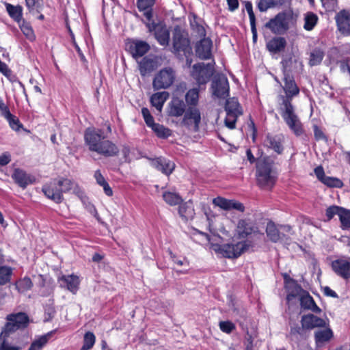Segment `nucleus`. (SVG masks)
<instances>
[{
    "label": "nucleus",
    "mask_w": 350,
    "mask_h": 350,
    "mask_svg": "<svg viewBox=\"0 0 350 350\" xmlns=\"http://www.w3.org/2000/svg\"><path fill=\"white\" fill-rule=\"evenodd\" d=\"M8 323L1 333L0 338L8 336L11 333L25 328L29 323V318L25 313L19 312L8 317Z\"/></svg>",
    "instance_id": "obj_6"
},
{
    "label": "nucleus",
    "mask_w": 350,
    "mask_h": 350,
    "mask_svg": "<svg viewBox=\"0 0 350 350\" xmlns=\"http://www.w3.org/2000/svg\"><path fill=\"white\" fill-rule=\"evenodd\" d=\"M213 203L215 206H219L224 210L236 209L241 212L245 210L244 206L242 203L233 200H227L222 197H217L213 200Z\"/></svg>",
    "instance_id": "obj_20"
},
{
    "label": "nucleus",
    "mask_w": 350,
    "mask_h": 350,
    "mask_svg": "<svg viewBox=\"0 0 350 350\" xmlns=\"http://www.w3.org/2000/svg\"><path fill=\"white\" fill-rule=\"evenodd\" d=\"M256 182L263 189H271L275 183L277 174L273 169V161L268 158L260 159L256 163Z\"/></svg>",
    "instance_id": "obj_3"
},
{
    "label": "nucleus",
    "mask_w": 350,
    "mask_h": 350,
    "mask_svg": "<svg viewBox=\"0 0 350 350\" xmlns=\"http://www.w3.org/2000/svg\"><path fill=\"white\" fill-rule=\"evenodd\" d=\"M173 48L176 52H183L185 55L191 54V48L189 41L184 37L180 31H176L173 36Z\"/></svg>",
    "instance_id": "obj_15"
},
{
    "label": "nucleus",
    "mask_w": 350,
    "mask_h": 350,
    "mask_svg": "<svg viewBox=\"0 0 350 350\" xmlns=\"http://www.w3.org/2000/svg\"><path fill=\"white\" fill-rule=\"evenodd\" d=\"M84 138L90 151L105 157L116 156L119 152L118 146L112 142L105 139L100 130L89 128L85 131Z\"/></svg>",
    "instance_id": "obj_2"
},
{
    "label": "nucleus",
    "mask_w": 350,
    "mask_h": 350,
    "mask_svg": "<svg viewBox=\"0 0 350 350\" xmlns=\"http://www.w3.org/2000/svg\"><path fill=\"white\" fill-rule=\"evenodd\" d=\"M0 72H1L3 75L7 77H9L11 75V70L9 69L8 66L3 62L0 60Z\"/></svg>",
    "instance_id": "obj_59"
},
{
    "label": "nucleus",
    "mask_w": 350,
    "mask_h": 350,
    "mask_svg": "<svg viewBox=\"0 0 350 350\" xmlns=\"http://www.w3.org/2000/svg\"><path fill=\"white\" fill-rule=\"evenodd\" d=\"M301 324L303 329H312L316 327H325L326 323L323 319L309 314L302 316Z\"/></svg>",
    "instance_id": "obj_21"
},
{
    "label": "nucleus",
    "mask_w": 350,
    "mask_h": 350,
    "mask_svg": "<svg viewBox=\"0 0 350 350\" xmlns=\"http://www.w3.org/2000/svg\"><path fill=\"white\" fill-rule=\"evenodd\" d=\"M21 348L16 346H12L3 340L0 345V350H20Z\"/></svg>",
    "instance_id": "obj_57"
},
{
    "label": "nucleus",
    "mask_w": 350,
    "mask_h": 350,
    "mask_svg": "<svg viewBox=\"0 0 350 350\" xmlns=\"http://www.w3.org/2000/svg\"><path fill=\"white\" fill-rule=\"evenodd\" d=\"M213 66L211 64H198L193 66L192 77L199 84H204L208 82L213 74Z\"/></svg>",
    "instance_id": "obj_11"
},
{
    "label": "nucleus",
    "mask_w": 350,
    "mask_h": 350,
    "mask_svg": "<svg viewBox=\"0 0 350 350\" xmlns=\"http://www.w3.org/2000/svg\"><path fill=\"white\" fill-rule=\"evenodd\" d=\"M175 72L171 68H165L159 71L154 78L152 85L156 90L166 89L174 81Z\"/></svg>",
    "instance_id": "obj_9"
},
{
    "label": "nucleus",
    "mask_w": 350,
    "mask_h": 350,
    "mask_svg": "<svg viewBox=\"0 0 350 350\" xmlns=\"http://www.w3.org/2000/svg\"><path fill=\"white\" fill-rule=\"evenodd\" d=\"M5 119L9 122L10 126L14 131H18L22 127L18 118L10 113V117H6Z\"/></svg>",
    "instance_id": "obj_51"
},
{
    "label": "nucleus",
    "mask_w": 350,
    "mask_h": 350,
    "mask_svg": "<svg viewBox=\"0 0 350 350\" xmlns=\"http://www.w3.org/2000/svg\"><path fill=\"white\" fill-rule=\"evenodd\" d=\"M51 336V333H48L40 336L38 339L32 342L29 350H40L47 343Z\"/></svg>",
    "instance_id": "obj_40"
},
{
    "label": "nucleus",
    "mask_w": 350,
    "mask_h": 350,
    "mask_svg": "<svg viewBox=\"0 0 350 350\" xmlns=\"http://www.w3.org/2000/svg\"><path fill=\"white\" fill-rule=\"evenodd\" d=\"M16 286L19 292L24 293L31 288L32 282L30 278H24L16 283Z\"/></svg>",
    "instance_id": "obj_46"
},
{
    "label": "nucleus",
    "mask_w": 350,
    "mask_h": 350,
    "mask_svg": "<svg viewBox=\"0 0 350 350\" xmlns=\"http://www.w3.org/2000/svg\"><path fill=\"white\" fill-rule=\"evenodd\" d=\"M6 10L10 16L15 21L20 23L22 21L23 8L21 5H13L10 3H6Z\"/></svg>",
    "instance_id": "obj_35"
},
{
    "label": "nucleus",
    "mask_w": 350,
    "mask_h": 350,
    "mask_svg": "<svg viewBox=\"0 0 350 350\" xmlns=\"http://www.w3.org/2000/svg\"><path fill=\"white\" fill-rule=\"evenodd\" d=\"M282 137L278 135H267L264 141V144L269 148L273 150L278 154L283 151Z\"/></svg>",
    "instance_id": "obj_28"
},
{
    "label": "nucleus",
    "mask_w": 350,
    "mask_h": 350,
    "mask_svg": "<svg viewBox=\"0 0 350 350\" xmlns=\"http://www.w3.org/2000/svg\"><path fill=\"white\" fill-rule=\"evenodd\" d=\"M341 222V227L342 229L350 228V211L342 208L340 212L339 216Z\"/></svg>",
    "instance_id": "obj_43"
},
{
    "label": "nucleus",
    "mask_w": 350,
    "mask_h": 350,
    "mask_svg": "<svg viewBox=\"0 0 350 350\" xmlns=\"http://www.w3.org/2000/svg\"><path fill=\"white\" fill-rule=\"evenodd\" d=\"M201 122V113L196 107H188L181 121L183 125L192 127L194 131H198Z\"/></svg>",
    "instance_id": "obj_12"
},
{
    "label": "nucleus",
    "mask_w": 350,
    "mask_h": 350,
    "mask_svg": "<svg viewBox=\"0 0 350 350\" xmlns=\"http://www.w3.org/2000/svg\"><path fill=\"white\" fill-rule=\"evenodd\" d=\"M342 210V207L332 206L327 208L326 216L328 219H331L335 215L340 216V212Z\"/></svg>",
    "instance_id": "obj_52"
},
{
    "label": "nucleus",
    "mask_w": 350,
    "mask_h": 350,
    "mask_svg": "<svg viewBox=\"0 0 350 350\" xmlns=\"http://www.w3.org/2000/svg\"><path fill=\"white\" fill-rule=\"evenodd\" d=\"M25 4L29 13L36 14L42 8V0H25Z\"/></svg>",
    "instance_id": "obj_42"
},
{
    "label": "nucleus",
    "mask_w": 350,
    "mask_h": 350,
    "mask_svg": "<svg viewBox=\"0 0 350 350\" xmlns=\"http://www.w3.org/2000/svg\"><path fill=\"white\" fill-rule=\"evenodd\" d=\"M168 98L169 93L167 92H157L151 96L150 103L159 112H161L163 106Z\"/></svg>",
    "instance_id": "obj_30"
},
{
    "label": "nucleus",
    "mask_w": 350,
    "mask_h": 350,
    "mask_svg": "<svg viewBox=\"0 0 350 350\" xmlns=\"http://www.w3.org/2000/svg\"><path fill=\"white\" fill-rule=\"evenodd\" d=\"M163 198L165 202L171 206L178 204L182 201L178 195L172 192H165Z\"/></svg>",
    "instance_id": "obj_44"
},
{
    "label": "nucleus",
    "mask_w": 350,
    "mask_h": 350,
    "mask_svg": "<svg viewBox=\"0 0 350 350\" xmlns=\"http://www.w3.org/2000/svg\"><path fill=\"white\" fill-rule=\"evenodd\" d=\"M314 173L317 176V178L321 181L323 182V179L325 178L324 170L321 166H318L314 169Z\"/></svg>",
    "instance_id": "obj_58"
},
{
    "label": "nucleus",
    "mask_w": 350,
    "mask_h": 350,
    "mask_svg": "<svg viewBox=\"0 0 350 350\" xmlns=\"http://www.w3.org/2000/svg\"><path fill=\"white\" fill-rule=\"evenodd\" d=\"M149 31H154V36L161 45L168 44L170 40V33L166 27L161 24H156L154 22L146 23Z\"/></svg>",
    "instance_id": "obj_13"
},
{
    "label": "nucleus",
    "mask_w": 350,
    "mask_h": 350,
    "mask_svg": "<svg viewBox=\"0 0 350 350\" xmlns=\"http://www.w3.org/2000/svg\"><path fill=\"white\" fill-rule=\"evenodd\" d=\"M332 267L337 275L345 280L350 278V258L334 260Z\"/></svg>",
    "instance_id": "obj_17"
},
{
    "label": "nucleus",
    "mask_w": 350,
    "mask_h": 350,
    "mask_svg": "<svg viewBox=\"0 0 350 350\" xmlns=\"http://www.w3.org/2000/svg\"><path fill=\"white\" fill-rule=\"evenodd\" d=\"M318 21V16L312 12H307L304 15V28L307 31L312 30L317 25Z\"/></svg>",
    "instance_id": "obj_38"
},
{
    "label": "nucleus",
    "mask_w": 350,
    "mask_h": 350,
    "mask_svg": "<svg viewBox=\"0 0 350 350\" xmlns=\"http://www.w3.org/2000/svg\"><path fill=\"white\" fill-rule=\"evenodd\" d=\"M155 134L160 138H167L171 135L172 131L168 128L158 123L153 122L149 126Z\"/></svg>",
    "instance_id": "obj_36"
},
{
    "label": "nucleus",
    "mask_w": 350,
    "mask_h": 350,
    "mask_svg": "<svg viewBox=\"0 0 350 350\" xmlns=\"http://www.w3.org/2000/svg\"><path fill=\"white\" fill-rule=\"evenodd\" d=\"M199 99V92L196 88L189 90L185 95V101L188 107H196Z\"/></svg>",
    "instance_id": "obj_37"
},
{
    "label": "nucleus",
    "mask_w": 350,
    "mask_h": 350,
    "mask_svg": "<svg viewBox=\"0 0 350 350\" xmlns=\"http://www.w3.org/2000/svg\"><path fill=\"white\" fill-rule=\"evenodd\" d=\"M245 9L250 16V24L253 25V23H254L255 22V16L253 12L252 4L251 3V2L247 1L245 3Z\"/></svg>",
    "instance_id": "obj_54"
},
{
    "label": "nucleus",
    "mask_w": 350,
    "mask_h": 350,
    "mask_svg": "<svg viewBox=\"0 0 350 350\" xmlns=\"http://www.w3.org/2000/svg\"><path fill=\"white\" fill-rule=\"evenodd\" d=\"M152 165L163 174L169 176L175 168L174 162L165 158H157L152 161Z\"/></svg>",
    "instance_id": "obj_25"
},
{
    "label": "nucleus",
    "mask_w": 350,
    "mask_h": 350,
    "mask_svg": "<svg viewBox=\"0 0 350 350\" xmlns=\"http://www.w3.org/2000/svg\"><path fill=\"white\" fill-rule=\"evenodd\" d=\"M68 31H69L70 34V36H71V38H72L73 44H74V46H75V49H76V50H77V53H78L79 55L80 56L81 59L82 61H85V56H84V55H83V54L82 53V52H81V49H80L79 46H78V44L76 43L75 40V37H74V34H73V33L72 32V31H71V29H70V27H68Z\"/></svg>",
    "instance_id": "obj_56"
},
{
    "label": "nucleus",
    "mask_w": 350,
    "mask_h": 350,
    "mask_svg": "<svg viewBox=\"0 0 350 350\" xmlns=\"http://www.w3.org/2000/svg\"><path fill=\"white\" fill-rule=\"evenodd\" d=\"M149 50L150 45L142 40H133L129 45V51L135 59L142 57Z\"/></svg>",
    "instance_id": "obj_24"
},
{
    "label": "nucleus",
    "mask_w": 350,
    "mask_h": 350,
    "mask_svg": "<svg viewBox=\"0 0 350 350\" xmlns=\"http://www.w3.org/2000/svg\"><path fill=\"white\" fill-rule=\"evenodd\" d=\"M335 18L338 30L344 35H350V12L343 10Z\"/></svg>",
    "instance_id": "obj_18"
},
{
    "label": "nucleus",
    "mask_w": 350,
    "mask_h": 350,
    "mask_svg": "<svg viewBox=\"0 0 350 350\" xmlns=\"http://www.w3.org/2000/svg\"><path fill=\"white\" fill-rule=\"evenodd\" d=\"M284 80V90L286 96L281 97L282 103L280 106V113L291 130L295 135H299L303 132L301 123L295 113L294 107L291 103V97L299 93V89L293 79L289 75H285Z\"/></svg>",
    "instance_id": "obj_1"
},
{
    "label": "nucleus",
    "mask_w": 350,
    "mask_h": 350,
    "mask_svg": "<svg viewBox=\"0 0 350 350\" xmlns=\"http://www.w3.org/2000/svg\"><path fill=\"white\" fill-rule=\"evenodd\" d=\"M154 4V0H137V7L139 10L144 11V15L148 22L152 18V6Z\"/></svg>",
    "instance_id": "obj_32"
},
{
    "label": "nucleus",
    "mask_w": 350,
    "mask_h": 350,
    "mask_svg": "<svg viewBox=\"0 0 350 350\" xmlns=\"http://www.w3.org/2000/svg\"><path fill=\"white\" fill-rule=\"evenodd\" d=\"M57 185L61 187L62 193L72 190L80 198L83 197V193L79 189L77 184L70 179L62 178L57 180Z\"/></svg>",
    "instance_id": "obj_26"
},
{
    "label": "nucleus",
    "mask_w": 350,
    "mask_h": 350,
    "mask_svg": "<svg viewBox=\"0 0 350 350\" xmlns=\"http://www.w3.org/2000/svg\"><path fill=\"white\" fill-rule=\"evenodd\" d=\"M12 178L14 182L21 187L25 188L28 185L33 183V178L25 171L20 169H15Z\"/></svg>",
    "instance_id": "obj_27"
},
{
    "label": "nucleus",
    "mask_w": 350,
    "mask_h": 350,
    "mask_svg": "<svg viewBox=\"0 0 350 350\" xmlns=\"http://www.w3.org/2000/svg\"><path fill=\"white\" fill-rule=\"evenodd\" d=\"M211 40L204 38L196 44V55L202 59H209L211 56Z\"/></svg>",
    "instance_id": "obj_23"
},
{
    "label": "nucleus",
    "mask_w": 350,
    "mask_h": 350,
    "mask_svg": "<svg viewBox=\"0 0 350 350\" xmlns=\"http://www.w3.org/2000/svg\"><path fill=\"white\" fill-rule=\"evenodd\" d=\"M42 191L48 198L56 203H60L64 200L61 187L58 186L57 180H56L44 185L42 187Z\"/></svg>",
    "instance_id": "obj_14"
},
{
    "label": "nucleus",
    "mask_w": 350,
    "mask_h": 350,
    "mask_svg": "<svg viewBox=\"0 0 350 350\" xmlns=\"http://www.w3.org/2000/svg\"><path fill=\"white\" fill-rule=\"evenodd\" d=\"M324 57V52L320 49H313L310 55L309 64L311 66L319 64Z\"/></svg>",
    "instance_id": "obj_39"
},
{
    "label": "nucleus",
    "mask_w": 350,
    "mask_h": 350,
    "mask_svg": "<svg viewBox=\"0 0 350 350\" xmlns=\"http://www.w3.org/2000/svg\"><path fill=\"white\" fill-rule=\"evenodd\" d=\"M314 132L315 138L317 140L325 139V135L323 134L322 131L319 129V127L317 126H314Z\"/></svg>",
    "instance_id": "obj_62"
},
{
    "label": "nucleus",
    "mask_w": 350,
    "mask_h": 350,
    "mask_svg": "<svg viewBox=\"0 0 350 350\" xmlns=\"http://www.w3.org/2000/svg\"><path fill=\"white\" fill-rule=\"evenodd\" d=\"M225 109L226 111L225 124L228 128L232 129L235 127L238 116L242 114V110L237 99L235 98L228 99Z\"/></svg>",
    "instance_id": "obj_8"
},
{
    "label": "nucleus",
    "mask_w": 350,
    "mask_h": 350,
    "mask_svg": "<svg viewBox=\"0 0 350 350\" xmlns=\"http://www.w3.org/2000/svg\"><path fill=\"white\" fill-rule=\"evenodd\" d=\"M237 232L240 238H245L254 232V228L251 222L241 219L238 221Z\"/></svg>",
    "instance_id": "obj_29"
},
{
    "label": "nucleus",
    "mask_w": 350,
    "mask_h": 350,
    "mask_svg": "<svg viewBox=\"0 0 350 350\" xmlns=\"http://www.w3.org/2000/svg\"><path fill=\"white\" fill-rule=\"evenodd\" d=\"M138 64L139 72L142 76H146L155 68L154 61L147 57H144Z\"/></svg>",
    "instance_id": "obj_34"
},
{
    "label": "nucleus",
    "mask_w": 350,
    "mask_h": 350,
    "mask_svg": "<svg viewBox=\"0 0 350 350\" xmlns=\"http://www.w3.org/2000/svg\"><path fill=\"white\" fill-rule=\"evenodd\" d=\"M20 28H21L22 32L23 33V34L25 36V37L27 39H29L31 41H33L35 40V38H36L35 34L33 33V31L31 27L29 24L23 21V23L21 24H20Z\"/></svg>",
    "instance_id": "obj_48"
},
{
    "label": "nucleus",
    "mask_w": 350,
    "mask_h": 350,
    "mask_svg": "<svg viewBox=\"0 0 350 350\" xmlns=\"http://www.w3.org/2000/svg\"><path fill=\"white\" fill-rule=\"evenodd\" d=\"M286 45V42L284 38L278 37L271 40L267 44V47L270 52L279 53L283 51Z\"/></svg>",
    "instance_id": "obj_33"
},
{
    "label": "nucleus",
    "mask_w": 350,
    "mask_h": 350,
    "mask_svg": "<svg viewBox=\"0 0 350 350\" xmlns=\"http://www.w3.org/2000/svg\"><path fill=\"white\" fill-rule=\"evenodd\" d=\"M340 70L343 72H348L350 75V61L341 62Z\"/></svg>",
    "instance_id": "obj_64"
},
{
    "label": "nucleus",
    "mask_w": 350,
    "mask_h": 350,
    "mask_svg": "<svg viewBox=\"0 0 350 350\" xmlns=\"http://www.w3.org/2000/svg\"><path fill=\"white\" fill-rule=\"evenodd\" d=\"M333 336V332L330 329L317 331L314 334L315 343L317 347H321L327 342Z\"/></svg>",
    "instance_id": "obj_31"
},
{
    "label": "nucleus",
    "mask_w": 350,
    "mask_h": 350,
    "mask_svg": "<svg viewBox=\"0 0 350 350\" xmlns=\"http://www.w3.org/2000/svg\"><path fill=\"white\" fill-rule=\"evenodd\" d=\"M296 297H299L301 308L311 310L317 314L321 313V308L317 306L313 298L310 295L308 292L304 290L299 285H295L294 289L288 294L286 299L288 301H290Z\"/></svg>",
    "instance_id": "obj_5"
},
{
    "label": "nucleus",
    "mask_w": 350,
    "mask_h": 350,
    "mask_svg": "<svg viewBox=\"0 0 350 350\" xmlns=\"http://www.w3.org/2000/svg\"><path fill=\"white\" fill-rule=\"evenodd\" d=\"M322 183L330 187L340 188L343 185L342 182L340 179L329 176H325Z\"/></svg>",
    "instance_id": "obj_49"
},
{
    "label": "nucleus",
    "mask_w": 350,
    "mask_h": 350,
    "mask_svg": "<svg viewBox=\"0 0 350 350\" xmlns=\"http://www.w3.org/2000/svg\"><path fill=\"white\" fill-rule=\"evenodd\" d=\"M142 113L144 117V119L146 123V124L149 126L150 124H152L154 122V118L150 113V111L147 108H142Z\"/></svg>",
    "instance_id": "obj_53"
},
{
    "label": "nucleus",
    "mask_w": 350,
    "mask_h": 350,
    "mask_svg": "<svg viewBox=\"0 0 350 350\" xmlns=\"http://www.w3.org/2000/svg\"><path fill=\"white\" fill-rule=\"evenodd\" d=\"M228 5V8L230 11H234L239 8L238 0H226Z\"/></svg>",
    "instance_id": "obj_63"
},
{
    "label": "nucleus",
    "mask_w": 350,
    "mask_h": 350,
    "mask_svg": "<svg viewBox=\"0 0 350 350\" xmlns=\"http://www.w3.org/2000/svg\"><path fill=\"white\" fill-rule=\"evenodd\" d=\"M12 269L7 266L0 267V285H3L10 280Z\"/></svg>",
    "instance_id": "obj_45"
},
{
    "label": "nucleus",
    "mask_w": 350,
    "mask_h": 350,
    "mask_svg": "<svg viewBox=\"0 0 350 350\" xmlns=\"http://www.w3.org/2000/svg\"><path fill=\"white\" fill-rule=\"evenodd\" d=\"M10 161V155L8 153H4L0 156V165L4 166Z\"/></svg>",
    "instance_id": "obj_61"
},
{
    "label": "nucleus",
    "mask_w": 350,
    "mask_h": 350,
    "mask_svg": "<svg viewBox=\"0 0 350 350\" xmlns=\"http://www.w3.org/2000/svg\"><path fill=\"white\" fill-rule=\"evenodd\" d=\"M185 111V103L178 98H173L168 103L167 113L169 116L178 118L184 115Z\"/></svg>",
    "instance_id": "obj_22"
},
{
    "label": "nucleus",
    "mask_w": 350,
    "mask_h": 350,
    "mask_svg": "<svg viewBox=\"0 0 350 350\" xmlns=\"http://www.w3.org/2000/svg\"><path fill=\"white\" fill-rule=\"evenodd\" d=\"M95 342V336L92 332H88L85 333L83 340V345L81 350H88L91 349Z\"/></svg>",
    "instance_id": "obj_47"
},
{
    "label": "nucleus",
    "mask_w": 350,
    "mask_h": 350,
    "mask_svg": "<svg viewBox=\"0 0 350 350\" xmlns=\"http://www.w3.org/2000/svg\"><path fill=\"white\" fill-rule=\"evenodd\" d=\"M291 228L289 226H278L273 221H269L266 226V234L269 240L273 243L289 244L291 239L284 232H289Z\"/></svg>",
    "instance_id": "obj_7"
},
{
    "label": "nucleus",
    "mask_w": 350,
    "mask_h": 350,
    "mask_svg": "<svg viewBox=\"0 0 350 350\" xmlns=\"http://www.w3.org/2000/svg\"><path fill=\"white\" fill-rule=\"evenodd\" d=\"M283 0H258V8L260 12H265L267 9L278 5H281Z\"/></svg>",
    "instance_id": "obj_41"
},
{
    "label": "nucleus",
    "mask_w": 350,
    "mask_h": 350,
    "mask_svg": "<svg viewBox=\"0 0 350 350\" xmlns=\"http://www.w3.org/2000/svg\"><path fill=\"white\" fill-rule=\"evenodd\" d=\"M0 112L1 115L5 118L6 117H10V111L8 107L3 103L2 100H0Z\"/></svg>",
    "instance_id": "obj_55"
},
{
    "label": "nucleus",
    "mask_w": 350,
    "mask_h": 350,
    "mask_svg": "<svg viewBox=\"0 0 350 350\" xmlns=\"http://www.w3.org/2000/svg\"><path fill=\"white\" fill-rule=\"evenodd\" d=\"M213 95L218 98H226L229 95V83L224 75L215 77L211 85Z\"/></svg>",
    "instance_id": "obj_10"
},
{
    "label": "nucleus",
    "mask_w": 350,
    "mask_h": 350,
    "mask_svg": "<svg viewBox=\"0 0 350 350\" xmlns=\"http://www.w3.org/2000/svg\"><path fill=\"white\" fill-rule=\"evenodd\" d=\"M220 329L226 334H230L236 328L235 325L230 321H224L219 323Z\"/></svg>",
    "instance_id": "obj_50"
},
{
    "label": "nucleus",
    "mask_w": 350,
    "mask_h": 350,
    "mask_svg": "<svg viewBox=\"0 0 350 350\" xmlns=\"http://www.w3.org/2000/svg\"><path fill=\"white\" fill-rule=\"evenodd\" d=\"M59 282L61 287L66 288L73 294H76L79 289L80 280L77 275L71 274L62 275L59 278Z\"/></svg>",
    "instance_id": "obj_19"
},
{
    "label": "nucleus",
    "mask_w": 350,
    "mask_h": 350,
    "mask_svg": "<svg viewBox=\"0 0 350 350\" xmlns=\"http://www.w3.org/2000/svg\"><path fill=\"white\" fill-rule=\"evenodd\" d=\"M94 178L98 185L102 186L106 183V180L102 174L100 173V170H96L94 173Z\"/></svg>",
    "instance_id": "obj_60"
},
{
    "label": "nucleus",
    "mask_w": 350,
    "mask_h": 350,
    "mask_svg": "<svg viewBox=\"0 0 350 350\" xmlns=\"http://www.w3.org/2000/svg\"><path fill=\"white\" fill-rule=\"evenodd\" d=\"M265 27L275 33H282L288 29V21L284 14H279L266 23Z\"/></svg>",
    "instance_id": "obj_16"
},
{
    "label": "nucleus",
    "mask_w": 350,
    "mask_h": 350,
    "mask_svg": "<svg viewBox=\"0 0 350 350\" xmlns=\"http://www.w3.org/2000/svg\"><path fill=\"white\" fill-rule=\"evenodd\" d=\"M251 246L252 243L250 241H243L235 244H213L211 247L217 254H219L224 257L228 258H237L243 253L247 251Z\"/></svg>",
    "instance_id": "obj_4"
}]
</instances>
